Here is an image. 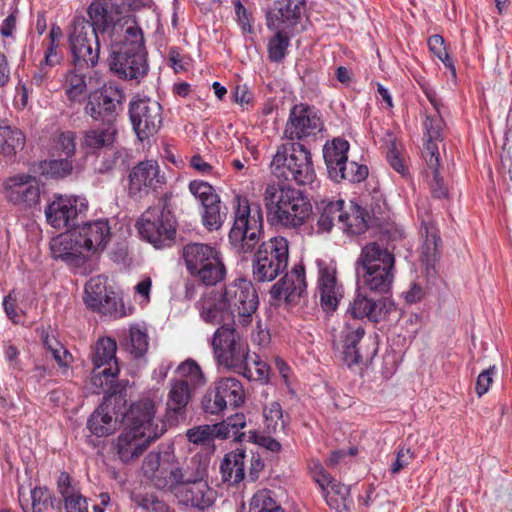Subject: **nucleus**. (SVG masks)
I'll use <instances>...</instances> for the list:
<instances>
[{
    "mask_svg": "<svg viewBox=\"0 0 512 512\" xmlns=\"http://www.w3.org/2000/svg\"><path fill=\"white\" fill-rule=\"evenodd\" d=\"M102 32V44L109 50L110 69L120 78L139 81L148 72L142 29L135 17L123 13L116 26H104L95 15Z\"/></svg>",
    "mask_w": 512,
    "mask_h": 512,
    "instance_id": "f257e3e1",
    "label": "nucleus"
},
{
    "mask_svg": "<svg viewBox=\"0 0 512 512\" xmlns=\"http://www.w3.org/2000/svg\"><path fill=\"white\" fill-rule=\"evenodd\" d=\"M259 304L251 281L237 278L221 288L209 289L197 302L200 318L208 324L218 325L234 319L242 326L251 323Z\"/></svg>",
    "mask_w": 512,
    "mask_h": 512,
    "instance_id": "f03ea898",
    "label": "nucleus"
},
{
    "mask_svg": "<svg viewBox=\"0 0 512 512\" xmlns=\"http://www.w3.org/2000/svg\"><path fill=\"white\" fill-rule=\"evenodd\" d=\"M102 17L104 26H116L123 11L113 0H96L88 7L90 21L83 16L75 17L68 29V42L75 66L94 67L99 59L102 32L98 29L95 15Z\"/></svg>",
    "mask_w": 512,
    "mask_h": 512,
    "instance_id": "7ed1b4c3",
    "label": "nucleus"
},
{
    "mask_svg": "<svg viewBox=\"0 0 512 512\" xmlns=\"http://www.w3.org/2000/svg\"><path fill=\"white\" fill-rule=\"evenodd\" d=\"M395 309L394 303L386 298L373 299L366 293L357 291L346 311L348 319L338 337L334 340L337 349L342 350L343 360L348 365L358 364L362 355L358 343L365 334L364 327L358 320L367 318L379 322Z\"/></svg>",
    "mask_w": 512,
    "mask_h": 512,
    "instance_id": "20e7f679",
    "label": "nucleus"
},
{
    "mask_svg": "<svg viewBox=\"0 0 512 512\" xmlns=\"http://www.w3.org/2000/svg\"><path fill=\"white\" fill-rule=\"evenodd\" d=\"M264 203L270 221L286 228L302 226L312 213L310 201L301 191L289 186L268 184Z\"/></svg>",
    "mask_w": 512,
    "mask_h": 512,
    "instance_id": "39448f33",
    "label": "nucleus"
},
{
    "mask_svg": "<svg viewBox=\"0 0 512 512\" xmlns=\"http://www.w3.org/2000/svg\"><path fill=\"white\" fill-rule=\"evenodd\" d=\"M424 127L425 138L421 152L425 163L423 175L432 196L436 199H444L448 196V187L440 173L441 155L439 151V143L443 141L444 122L439 114L427 116Z\"/></svg>",
    "mask_w": 512,
    "mask_h": 512,
    "instance_id": "423d86ee",
    "label": "nucleus"
},
{
    "mask_svg": "<svg viewBox=\"0 0 512 512\" xmlns=\"http://www.w3.org/2000/svg\"><path fill=\"white\" fill-rule=\"evenodd\" d=\"M271 171L277 178L298 185L312 184L316 178L311 153L301 143L279 146L271 161Z\"/></svg>",
    "mask_w": 512,
    "mask_h": 512,
    "instance_id": "0eeeda50",
    "label": "nucleus"
},
{
    "mask_svg": "<svg viewBox=\"0 0 512 512\" xmlns=\"http://www.w3.org/2000/svg\"><path fill=\"white\" fill-rule=\"evenodd\" d=\"M187 271L207 286L216 285L226 276L220 251L207 243L191 242L182 250Z\"/></svg>",
    "mask_w": 512,
    "mask_h": 512,
    "instance_id": "6e6552de",
    "label": "nucleus"
},
{
    "mask_svg": "<svg viewBox=\"0 0 512 512\" xmlns=\"http://www.w3.org/2000/svg\"><path fill=\"white\" fill-rule=\"evenodd\" d=\"M237 207L229 243L239 254L251 253L259 243L263 230V216L258 207H250L248 200L237 197Z\"/></svg>",
    "mask_w": 512,
    "mask_h": 512,
    "instance_id": "1a4fd4ad",
    "label": "nucleus"
},
{
    "mask_svg": "<svg viewBox=\"0 0 512 512\" xmlns=\"http://www.w3.org/2000/svg\"><path fill=\"white\" fill-rule=\"evenodd\" d=\"M212 337V348L218 364L226 368L249 367L248 344L233 324L221 323Z\"/></svg>",
    "mask_w": 512,
    "mask_h": 512,
    "instance_id": "9d476101",
    "label": "nucleus"
},
{
    "mask_svg": "<svg viewBox=\"0 0 512 512\" xmlns=\"http://www.w3.org/2000/svg\"><path fill=\"white\" fill-rule=\"evenodd\" d=\"M140 237L157 249L170 247L176 235V221L166 205L148 208L136 222Z\"/></svg>",
    "mask_w": 512,
    "mask_h": 512,
    "instance_id": "9b49d317",
    "label": "nucleus"
},
{
    "mask_svg": "<svg viewBox=\"0 0 512 512\" xmlns=\"http://www.w3.org/2000/svg\"><path fill=\"white\" fill-rule=\"evenodd\" d=\"M289 260V243L285 237L276 236L264 241L253 260V276L259 282H270L283 273Z\"/></svg>",
    "mask_w": 512,
    "mask_h": 512,
    "instance_id": "f8f14e48",
    "label": "nucleus"
},
{
    "mask_svg": "<svg viewBox=\"0 0 512 512\" xmlns=\"http://www.w3.org/2000/svg\"><path fill=\"white\" fill-rule=\"evenodd\" d=\"M144 476L158 489L179 488V459L172 451L149 453L142 465Z\"/></svg>",
    "mask_w": 512,
    "mask_h": 512,
    "instance_id": "ddd939ff",
    "label": "nucleus"
},
{
    "mask_svg": "<svg viewBox=\"0 0 512 512\" xmlns=\"http://www.w3.org/2000/svg\"><path fill=\"white\" fill-rule=\"evenodd\" d=\"M161 105L150 98H135L129 104V116L139 140L156 134L162 125Z\"/></svg>",
    "mask_w": 512,
    "mask_h": 512,
    "instance_id": "4468645a",
    "label": "nucleus"
},
{
    "mask_svg": "<svg viewBox=\"0 0 512 512\" xmlns=\"http://www.w3.org/2000/svg\"><path fill=\"white\" fill-rule=\"evenodd\" d=\"M156 406L150 399H142L131 405L123 416L124 427L155 441L165 431V425L155 417Z\"/></svg>",
    "mask_w": 512,
    "mask_h": 512,
    "instance_id": "2eb2a0df",
    "label": "nucleus"
},
{
    "mask_svg": "<svg viewBox=\"0 0 512 512\" xmlns=\"http://www.w3.org/2000/svg\"><path fill=\"white\" fill-rule=\"evenodd\" d=\"M323 128V121L314 107L296 104L290 110L284 137L292 141L303 140L316 136Z\"/></svg>",
    "mask_w": 512,
    "mask_h": 512,
    "instance_id": "dca6fc26",
    "label": "nucleus"
},
{
    "mask_svg": "<svg viewBox=\"0 0 512 512\" xmlns=\"http://www.w3.org/2000/svg\"><path fill=\"white\" fill-rule=\"evenodd\" d=\"M4 198L21 208H32L39 203L40 185L35 176L22 173L8 177L3 182Z\"/></svg>",
    "mask_w": 512,
    "mask_h": 512,
    "instance_id": "f3484780",
    "label": "nucleus"
},
{
    "mask_svg": "<svg viewBox=\"0 0 512 512\" xmlns=\"http://www.w3.org/2000/svg\"><path fill=\"white\" fill-rule=\"evenodd\" d=\"M123 97V91L117 86L104 85L89 95L85 113L95 121L110 122L121 108Z\"/></svg>",
    "mask_w": 512,
    "mask_h": 512,
    "instance_id": "a211bd4d",
    "label": "nucleus"
},
{
    "mask_svg": "<svg viewBox=\"0 0 512 512\" xmlns=\"http://www.w3.org/2000/svg\"><path fill=\"white\" fill-rule=\"evenodd\" d=\"M309 470L312 478L320 487L326 503L337 512L348 511L351 503L349 487L334 480L319 461H311Z\"/></svg>",
    "mask_w": 512,
    "mask_h": 512,
    "instance_id": "6ab92c4d",
    "label": "nucleus"
},
{
    "mask_svg": "<svg viewBox=\"0 0 512 512\" xmlns=\"http://www.w3.org/2000/svg\"><path fill=\"white\" fill-rule=\"evenodd\" d=\"M128 180V194L135 199L145 197L165 183L158 163L153 160L141 161L135 165L129 173Z\"/></svg>",
    "mask_w": 512,
    "mask_h": 512,
    "instance_id": "aec40b11",
    "label": "nucleus"
},
{
    "mask_svg": "<svg viewBox=\"0 0 512 512\" xmlns=\"http://www.w3.org/2000/svg\"><path fill=\"white\" fill-rule=\"evenodd\" d=\"M88 208L85 198L78 196H58L45 209L47 222L56 229H69L76 218Z\"/></svg>",
    "mask_w": 512,
    "mask_h": 512,
    "instance_id": "412c9836",
    "label": "nucleus"
},
{
    "mask_svg": "<svg viewBox=\"0 0 512 512\" xmlns=\"http://www.w3.org/2000/svg\"><path fill=\"white\" fill-rule=\"evenodd\" d=\"M318 268L317 293L324 311L333 312L344 295L343 285L337 277L335 263L317 260Z\"/></svg>",
    "mask_w": 512,
    "mask_h": 512,
    "instance_id": "4be33fe9",
    "label": "nucleus"
},
{
    "mask_svg": "<svg viewBox=\"0 0 512 512\" xmlns=\"http://www.w3.org/2000/svg\"><path fill=\"white\" fill-rule=\"evenodd\" d=\"M83 299L89 308L102 314L115 317L123 315L115 293L107 290L106 279L102 276L93 277L86 283Z\"/></svg>",
    "mask_w": 512,
    "mask_h": 512,
    "instance_id": "5701e85b",
    "label": "nucleus"
},
{
    "mask_svg": "<svg viewBox=\"0 0 512 512\" xmlns=\"http://www.w3.org/2000/svg\"><path fill=\"white\" fill-rule=\"evenodd\" d=\"M74 231L86 256L102 252L111 237L108 221L102 219L84 223Z\"/></svg>",
    "mask_w": 512,
    "mask_h": 512,
    "instance_id": "b1692460",
    "label": "nucleus"
},
{
    "mask_svg": "<svg viewBox=\"0 0 512 512\" xmlns=\"http://www.w3.org/2000/svg\"><path fill=\"white\" fill-rule=\"evenodd\" d=\"M192 390L193 388L183 379L171 381L165 414L166 422L169 425H176L179 421L184 420Z\"/></svg>",
    "mask_w": 512,
    "mask_h": 512,
    "instance_id": "393cba45",
    "label": "nucleus"
},
{
    "mask_svg": "<svg viewBox=\"0 0 512 512\" xmlns=\"http://www.w3.org/2000/svg\"><path fill=\"white\" fill-rule=\"evenodd\" d=\"M152 442L144 435L124 427L113 442V450L123 463H128L140 457Z\"/></svg>",
    "mask_w": 512,
    "mask_h": 512,
    "instance_id": "a878e982",
    "label": "nucleus"
},
{
    "mask_svg": "<svg viewBox=\"0 0 512 512\" xmlns=\"http://www.w3.org/2000/svg\"><path fill=\"white\" fill-rule=\"evenodd\" d=\"M75 231L60 234L50 242L53 258L78 265L87 257Z\"/></svg>",
    "mask_w": 512,
    "mask_h": 512,
    "instance_id": "bb28decb",
    "label": "nucleus"
},
{
    "mask_svg": "<svg viewBox=\"0 0 512 512\" xmlns=\"http://www.w3.org/2000/svg\"><path fill=\"white\" fill-rule=\"evenodd\" d=\"M357 263L359 268H394L395 257L384 244L370 242L362 248Z\"/></svg>",
    "mask_w": 512,
    "mask_h": 512,
    "instance_id": "cd10ccee",
    "label": "nucleus"
},
{
    "mask_svg": "<svg viewBox=\"0 0 512 512\" xmlns=\"http://www.w3.org/2000/svg\"><path fill=\"white\" fill-rule=\"evenodd\" d=\"M306 286L304 267L296 265L290 272L285 274L281 281L272 287V293L275 297L291 299L295 296H301Z\"/></svg>",
    "mask_w": 512,
    "mask_h": 512,
    "instance_id": "c85d7f7f",
    "label": "nucleus"
},
{
    "mask_svg": "<svg viewBox=\"0 0 512 512\" xmlns=\"http://www.w3.org/2000/svg\"><path fill=\"white\" fill-rule=\"evenodd\" d=\"M302 11V2L299 0H286L285 4H280L276 12L268 13L267 25L270 29H292Z\"/></svg>",
    "mask_w": 512,
    "mask_h": 512,
    "instance_id": "c756f323",
    "label": "nucleus"
},
{
    "mask_svg": "<svg viewBox=\"0 0 512 512\" xmlns=\"http://www.w3.org/2000/svg\"><path fill=\"white\" fill-rule=\"evenodd\" d=\"M57 488L63 498L66 512H89L87 499L81 494L79 488L72 484L68 473H60Z\"/></svg>",
    "mask_w": 512,
    "mask_h": 512,
    "instance_id": "7c9ffc66",
    "label": "nucleus"
},
{
    "mask_svg": "<svg viewBox=\"0 0 512 512\" xmlns=\"http://www.w3.org/2000/svg\"><path fill=\"white\" fill-rule=\"evenodd\" d=\"M182 501L199 509L208 508L213 504L214 491L208 486L206 479L181 484Z\"/></svg>",
    "mask_w": 512,
    "mask_h": 512,
    "instance_id": "2f4dec72",
    "label": "nucleus"
},
{
    "mask_svg": "<svg viewBox=\"0 0 512 512\" xmlns=\"http://www.w3.org/2000/svg\"><path fill=\"white\" fill-rule=\"evenodd\" d=\"M363 285L373 292L386 293L394 280V268H358Z\"/></svg>",
    "mask_w": 512,
    "mask_h": 512,
    "instance_id": "473e14b6",
    "label": "nucleus"
},
{
    "mask_svg": "<svg viewBox=\"0 0 512 512\" xmlns=\"http://www.w3.org/2000/svg\"><path fill=\"white\" fill-rule=\"evenodd\" d=\"M349 150L348 141L335 138L323 147V157L327 166L330 178L339 177V168L347 162Z\"/></svg>",
    "mask_w": 512,
    "mask_h": 512,
    "instance_id": "72a5a7b5",
    "label": "nucleus"
},
{
    "mask_svg": "<svg viewBox=\"0 0 512 512\" xmlns=\"http://www.w3.org/2000/svg\"><path fill=\"white\" fill-rule=\"evenodd\" d=\"M87 427L97 437L112 434L117 428V418L110 413V400L104 401L89 417Z\"/></svg>",
    "mask_w": 512,
    "mask_h": 512,
    "instance_id": "f704fd0d",
    "label": "nucleus"
},
{
    "mask_svg": "<svg viewBox=\"0 0 512 512\" xmlns=\"http://www.w3.org/2000/svg\"><path fill=\"white\" fill-rule=\"evenodd\" d=\"M208 466V458L201 454H195L184 462L179 460L180 483L187 484L206 479Z\"/></svg>",
    "mask_w": 512,
    "mask_h": 512,
    "instance_id": "c9c22d12",
    "label": "nucleus"
},
{
    "mask_svg": "<svg viewBox=\"0 0 512 512\" xmlns=\"http://www.w3.org/2000/svg\"><path fill=\"white\" fill-rule=\"evenodd\" d=\"M245 452L241 450L232 451L223 458L220 471L224 482L236 485L244 478Z\"/></svg>",
    "mask_w": 512,
    "mask_h": 512,
    "instance_id": "e433bc0d",
    "label": "nucleus"
},
{
    "mask_svg": "<svg viewBox=\"0 0 512 512\" xmlns=\"http://www.w3.org/2000/svg\"><path fill=\"white\" fill-rule=\"evenodd\" d=\"M343 206V200L321 202L318 207L320 212L317 221L318 230L329 232L336 224L341 226L345 216Z\"/></svg>",
    "mask_w": 512,
    "mask_h": 512,
    "instance_id": "4c0bfd02",
    "label": "nucleus"
},
{
    "mask_svg": "<svg viewBox=\"0 0 512 512\" xmlns=\"http://www.w3.org/2000/svg\"><path fill=\"white\" fill-rule=\"evenodd\" d=\"M116 130L112 126L95 127L83 132L81 147L88 152L106 148L114 142Z\"/></svg>",
    "mask_w": 512,
    "mask_h": 512,
    "instance_id": "58836bf2",
    "label": "nucleus"
},
{
    "mask_svg": "<svg viewBox=\"0 0 512 512\" xmlns=\"http://www.w3.org/2000/svg\"><path fill=\"white\" fill-rule=\"evenodd\" d=\"M418 216L421 219V233L425 235V242L422 246V256L427 265H432L436 259L440 238L435 225L430 220L425 219L420 207H418Z\"/></svg>",
    "mask_w": 512,
    "mask_h": 512,
    "instance_id": "ea45409f",
    "label": "nucleus"
},
{
    "mask_svg": "<svg viewBox=\"0 0 512 512\" xmlns=\"http://www.w3.org/2000/svg\"><path fill=\"white\" fill-rule=\"evenodd\" d=\"M116 342L111 338H101L96 343L92 362L94 367L99 370L105 367L118 366L116 360Z\"/></svg>",
    "mask_w": 512,
    "mask_h": 512,
    "instance_id": "a19ab883",
    "label": "nucleus"
},
{
    "mask_svg": "<svg viewBox=\"0 0 512 512\" xmlns=\"http://www.w3.org/2000/svg\"><path fill=\"white\" fill-rule=\"evenodd\" d=\"M19 502L24 512H47L51 505V495L46 487H35L26 498L19 489Z\"/></svg>",
    "mask_w": 512,
    "mask_h": 512,
    "instance_id": "79ce46f5",
    "label": "nucleus"
},
{
    "mask_svg": "<svg viewBox=\"0 0 512 512\" xmlns=\"http://www.w3.org/2000/svg\"><path fill=\"white\" fill-rule=\"evenodd\" d=\"M215 389L224 398L228 406L238 407L244 401L242 384L236 378H222L216 383Z\"/></svg>",
    "mask_w": 512,
    "mask_h": 512,
    "instance_id": "37998d69",
    "label": "nucleus"
},
{
    "mask_svg": "<svg viewBox=\"0 0 512 512\" xmlns=\"http://www.w3.org/2000/svg\"><path fill=\"white\" fill-rule=\"evenodd\" d=\"M245 425V415L242 413H236L221 423L214 425L216 437L221 439L233 438L235 440H242L244 433H241V430Z\"/></svg>",
    "mask_w": 512,
    "mask_h": 512,
    "instance_id": "c03bdc74",
    "label": "nucleus"
},
{
    "mask_svg": "<svg viewBox=\"0 0 512 512\" xmlns=\"http://www.w3.org/2000/svg\"><path fill=\"white\" fill-rule=\"evenodd\" d=\"M148 347L147 330L138 324L131 326L128 340L125 343L126 350L133 358H142L147 353Z\"/></svg>",
    "mask_w": 512,
    "mask_h": 512,
    "instance_id": "a18cd8bd",
    "label": "nucleus"
},
{
    "mask_svg": "<svg viewBox=\"0 0 512 512\" xmlns=\"http://www.w3.org/2000/svg\"><path fill=\"white\" fill-rule=\"evenodd\" d=\"M227 216L226 206L221 204V201L217 203L207 204L202 206L201 220L203 226L208 231H216L222 227Z\"/></svg>",
    "mask_w": 512,
    "mask_h": 512,
    "instance_id": "49530a36",
    "label": "nucleus"
},
{
    "mask_svg": "<svg viewBox=\"0 0 512 512\" xmlns=\"http://www.w3.org/2000/svg\"><path fill=\"white\" fill-rule=\"evenodd\" d=\"M264 426L267 433L273 434L283 431L286 426L283 410L279 402L272 401L263 409Z\"/></svg>",
    "mask_w": 512,
    "mask_h": 512,
    "instance_id": "de8ad7c7",
    "label": "nucleus"
},
{
    "mask_svg": "<svg viewBox=\"0 0 512 512\" xmlns=\"http://www.w3.org/2000/svg\"><path fill=\"white\" fill-rule=\"evenodd\" d=\"M369 215L360 206L355 205L351 214L345 212L341 229L351 234H361L368 228Z\"/></svg>",
    "mask_w": 512,
    "mask_h": 512,
    "instance_id": "09e8293b",
    "label": "nucleus"
},
{
    "mask_svg": "<svg viewBox=\"0 0 512 512\" xmlns=\"http://www.w3.org/2000/svg\"><path fill=\"white\" fill-rule=\"evenodd\" d=\"M248 512H284L270 490L256 492L250 500Z\"/></svg>",
    "mask_w": 512,
    "mask_h": 512,
    "instance_id": "8fccbe9b",
    "label": "nucleus"
},
{
    "mask_svg": "<svg viewBox=\"0 0 512 512\" xmlns=\"http://www.w3.org/2000/svg\"><path fill=\"white\" fill-rule=\"evenodd\" d=\"M176 371L193 389L204 386L206 383L205 376L200 366L192 359H187L182 362L177 367Z\"/></svg>",
    "mask_w": 512,
    "mask_h": 512,
    "instance_id": "3c124183",
    "label": "nucleus"
},
{
    "mask_svg": "<svg viewBox=\"0 0 512 512\" xmlns=\"http://www.w3.org/2000/svg\"><path fill=\"white\" fill-rule=\"evenodd\" d=\"M1 143L3 148H1L0 153L5 156H13L23 149L25 145V136L16 128L5 126L4 138Z\"/></svg>",
    "mask_w": 512,
    "mask_h": 512,
    "instance_id": "603ef678",
    "label": "nucleus"
},
{
    "mask_svg": "<svg viewBox=\"0 0 512 512\" xmlns=\"http://www.w3.org/2000/svg\"><path fill=\"white\" fill-rule=\"evenodd\" d=\"M276 33L268 42V56L273 62H280L286 55L289 36L286 29H273Z\"/></svg>",
    "mask_w": 512,
    "mask_h": 512,
    "instance_id": "864d4df0",
    "label": "nucleus"
},
{
    "mask_svg": "<svg viewBox=\"0 0 512 512\" xmlns=\"http://www.w3.org/2000/svg\"><path fill=\"white\" fill-rule=\"evenodd\" d=\"M64 86L68 99L73 102L78 101L86 92L85 76L76 71H69L65 75Z\"/></svg>",
    "mask_w": 512,
    "mask_h": 512,
    "instance_id": "5fc2aeb1",
    "label": "nucleus"
},
{
    "mask_svg": "<svg viewBox=\"0 0 512 512\" xmlns=\"http://www.w3.org/2000/svg\"><path fill=\"white\" fill-rule=\"evenodd\" d=\"M189 191L200 202L201 207L219 202V195L215 189L205 181L194 180L189 183Z\"/></svg>",
    "mask_w": 512,
    "mask_h": 512,
    "instance_id": "6e6d98bb",
    "label": "nucleus"
},
{
    "mask_svg": "<svg viewBox=\"0 0 512 512\" xmlns=\"http://www.w3.org/2000/svg\"><path fill=\"white\" fill-rule=\"evenodd\" d=\"M339 177L331 178L335 182L342 180H348L352 183H358L366 179L368 176V168L365 165H359L358 163L351 161L346 162L339 168Z\"/></svg>",
    "mask_w": 512,
    "mask_h": 512,
    "instance_id": "4d7b16f0",
    "label": "nucleus"
},
{
    "mask_svg": "<svg viewBox=\"0 0 512 512\" xmlns=\"http://www.w3.org/2000/svg\"><path fill=\"white\" fill-rule=\"evenodd\" d=\"M118 373V366L105 367L99 370L94 367L91 376V384L95 388L94 392L99 393V390L103 389L104 386H110L113 380L117 377Z\"/></svg>",
    "mask_w": 512,
    "mask_h": 512,
    "instance_id": "13d9d810",
    "label": "nucleus"
},
{
    "mask_svg": "<svg viewBox=\"0 0 512 512\" xmlns=\"http://www.w3.org/2000/svg\"><path fill=\"white\" fill-rule=\"evenodd\" d=\"M41 167L45 174L55 178H63L71 173L72 162L65 157L64 159L44 161Z\"/></svg>",
    "mask_w": 512,
    "mask_h": 512,
    "instance_id": "bf43d9fd",
    "label": "nucleus"
},
{
    "mask_svg": "<svg viewBox=\"0 0 512 512\" xmlns=\"http://www.w3.org/2000/svg\"><path fill=\"white\" fill-rule=\"evenodd\" d=\"M190 442L197 445H210L216 437L214 425H201L191 428L186 433Z\"/></svg>",
    "mask_w": 512,
    "mask_h": 512,
    "instance_id": "052dcab7",
    "label": "nucleus"
},
{
    "mask_svg": "<svg viewBox=\"0 0 512 512\" xmlns=\"http://www.w3.org/2000/svg\"><path fill=\"white\" fill-rule=\"evenodd\" d=\"M428 46H429L430 51L437 58H439L444 63V65L446 67L451 69L452 74L455 75L456 74L455 67H454L452 59L449 57V55L446 51L443 37L438 34L432 35L428 39Z\"/></svg>",
    "mask_w": 512,
    "mask_h": 512,
    "instance_id": "680f3d73",
    "label": "nucleus"
},
{
    "mask_svg": "<svg viewBox=\"0 0 512 512\" xmlns=\"http://www.w3.org/2000/svg\"><path fill=\"white\" fill-rule=\"evenodd\" d=\"M224 398L214 388L208 390L202 399V407L206 413L216 415L223 412L227 408Z\"/></svg>",
    "mask_w": 512,
    "mask_h": 512,
    "instance_id": "e2e57ef3",
    "label": "nucleus"
},
{
    "mask_svg": "<svg viewBox=\"0 0 512 512\" xmlns=\"http://www.w3.org/2000/svg\"><path fill=\"white\" fill-rule=\"evenodd\" d=\"M75 133L66 131L59 135L56 143V149L67 158L73 156L76 149Z\"/></svg>",
    "mask_w": 512,
    "mask_h": 512,
    "instance_id": "0e129e2a",
    "label": "nucleus"
},
{
    "mask_svg": "<svg viewBox=\"0 0 512 512\" xmlns=\"http://www.w3.org/2000/svg\"><path fill=\"white\" fill-rule=\"evenodd\" d=\"M496 374L495 366L483 370L477 377L475 391L479 397L488 392Z\"/></svg>",
    "mask_w": 512,
    "mask_h": 512,
    "instance_id": "69168bd1",
    "label": "nucleus"
},
{
    "mask_svg": "<svg viewBox=\"0 0 512 512\" xmlns=\"http://www.w3.org/2000/svg\"><path fill=\"white\" fill-rule=\"evenodd\" d=\"M414 459V452L408 447H402L398 450L393 463L391 464V472L393 474L399 473L402 469L406 468Z\"/></svg>",
    "mask_w": 512,
    "mask_h": 512,
    "instance_id": "338daca9",
    "label": "nucleus"
},
{
    "mask_svg": "<svg viewBox=\"0 0 512 512\" xmlns=\"http://www.w3.org/2000/svg\"><path fill=\"white\" fill-rule=\"evenodd\" d=\"M140 506L149 512H169L165 502L154 495H146L141 499Z\"/></svg>",
    "mask_w": 512,
    "mask_h": 512,
    "instance_id": "774afa93",
    "label": "nucleus"
}]
</instances>
